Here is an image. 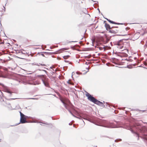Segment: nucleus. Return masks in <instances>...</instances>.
Listing matches in <instances>:
<instances>
[{
    "instance_id": "33",
    "label": "nucleus",
    "mask_w": 147,
    "mask_h": 147,
    "mask_svg": "<svg viewBox=\"0 0 147 147\" xmlns=\"http://www.w3.org/2000/svg\"><path fill=\"white\" fill-rule=\"evenodd\" d=\"M76 46H78L79 47V46H78V45H74V49H75L76 47Z\"/></svg>"
},
{
    "instance_id": "22",
    "label": "nucleus",
    "mask_w": 147,
    "mask_h": 147,
    "mask_svg": "<svg viewBox=\"0 0 147 147\" xmlns=\"http://www.w3.org/2000/svg\"><path fill=\"white\" fill-rule=\"evenodd\" d=\"M39 64L42 66H44L46 65L45 64H42V63H39Z\"/></svg>"
},
{
    "instance_id": "30",
    "label": "nucleus",
    "mask_w": 147,
    "mask_h": 147,
    "mask_svg": "<svg viewBox=\"0 0 147 147\" xmlns=\"http://www.w3.org/2000/svg\"><path fill=\"white\" fill-rule=\"evenodd\" d=\"M76 73L78 74H81V73L78 72H76Z\"/></svg>"
},
{
    "instance_id": "7",
    "label": "nucleus",
    "mask_w": 147,
    "mask_h": 147,
    "mask_svg": "<svg viewBox=\"0 0 147 147\" xmlns=\"http://www.w3.org/2000/svg\"><path fill=\"white\" fill-rule=\"evenodd\" d=\"M67 83L70 85H72L73 84V81L71 79H69L67 81Z\"/></svg>"
},
{
    "instance_id": "15",
    "label": "nucleus",
    "mask_w": 147,
    "mask_h": 147,
    "mask_svg": "<svg viewBox=\"0 0 147 147\" xmlns=\"http://www.w3.org/2000/svg\"><path fill=\"white\" fill-rule=\"evenodd\" d=\"M142 137L144 139H145L147 140V135H143L142 136Z\"/></svg>"
},
{
    "instance_id": "25",
    "label": "nucleus",
    "mask_w": 147,
    "mask_h": 147,
    "mask_svg": "<svg viewBox=\"0 0 147 147\" xmlns=\"http://www.w3.org/2000/svg\"><path fill=\"white\" fill-rule=\"evenodd\" d=\"M0 85L1 86H2L3 87L4 86V85L2 83H0Z\"/></svg>"
},
{
    "instance_id": "28",
    "label": "nucleus",
    "mask_w": 147,
    "mask_h": 147,
    "mask_svg": "<svg viewBox=\"0 0 147 147\" xmlns=\"http://www.w3.org/2000/svg\"><path fill=\"white\" fill-rule=\"evenodd\" d=\"M29 99H33V100H35V99H37V98H29Z\"/></svg>"
},
{
    "instance_id": "49",
    "label": "nucleus",
    "mask_w": 147,
    "mask_h": 147,
    "mask_svg": "<svg viewBox=\"0 0 147 147\" xmlns=\"http://www.w3.org/2000/svg\"><path fill=\"white\" fill-rule=\"evenodd\" d=\"M32 74V73H30V74Z\"/></svg>"
},
{
    "instance_id": "51",
    "label": "nucleus",
    "mask_w": 147,
    "mask_h": 147,
    "mask_svg": "<svg viewBox=\"0 0 147 147\" xmlns=\"http://www.w3.org/2000/svg\"><path fill=\"white\" fill-rule=\"evenodd\" d=\"M76 42V41H74V42Z\"/></svg>"
},
{
    "instance_id": "27",
    "label": "nucleus",
    "mask_w": 147,
    "mask_h": 147,
    "mask_svg": "<svg viewBox=\"0 0 147 147\" xmlns=\"http://www.w3.org/2000/svg\"><path fill=\"white\" fill-rule=\"evenodd\" d=\"M126 30H129V29H130V28H129V27H127L126 28Z\"/></svg>"
},
{
    "instance_id": "52",
    "label": "nucleus",
    "mask_w": 147,
    "mask_h": 147,
    "mask_svg": "<svg viewBox=\"0 0 147 147\" xmlns=\"http://www.w3.org/2000/svg\"><path fill=\"white\" fill-rule=\"evenodd\" d=\"M20 53V52H19L18 53Z\"/></svg>"
},
{
    "instance_id": "44",
    "label": "nucleus",
    "mask_w": 147,
    "mask_h": 147,
    "mask_svg": "<svg viewBox=\"0 0 147 147\" xmlns=\"http://www.w3.org/2000/svg\"><path fill=\"white\" fill-rule=\"evenodd\" d=\"M1 42H2V41H0V43H1Z\"/></svg>"
},
{
    "instance_id": "36",
    "label": "nucleus",
    "mask_w": 147,
    "mask_h": 147,
    "mask_svg": "<svg viewBox=\"0 0 147 147\" xmlns=\"http://www.w3.org/2000/svg\"><path fill=\"white\" fill-rule=\"evenodd\" d=\"M64 61L65 62H68V61H66V60H65Z\"/></svg>"
},
{
    "instance_id": "41",
    "label": "nucleus",
    "mask_w": 147,
    "mask_h": 147,
    "mask_svg": "<svg viewBox=\"0 0 147 147\" xmlns=\"http://www.w3.org/2000/svg\"><path fill=\"white\" fill-rule=\"evenodd\" d=\"M46 50H47V51H50L48 49H46Z\"/></svg>"
},
{
    "instance_id": "31",
    "label": "nucleus",
    "mask_w": 147,
    "mask_h": 147,
    "mask_svg": "<svg viewBox=\"0 0 147 147\" xmlns=\"http://www.w3.org/2000/svg\"><path fill=\"white\" fill-rule=\"evenodd\" d=\"M3 33H4V35L3 36H6V37H7V36H6L5 34L4 31H3Z\"/></svg>"
},
{
    "instance_id": "2",
    "label": "nucleus",
    "mask_w": 147,
    "mask_h": 147,
    "mask_svg": "<svg viewBox=\"0 0 147 147\" xmlns=\"http://www.w3.org/2000/svg\"><path fill=\"white\" fill-rule=\"evenodd\" d=\"M37 76L39 78H40L42 81L44 85L46 87L50 88V86L49 83L48 82V78H47L46 76L43 75H38Z\"/></svg>"
},
{
    "instance_id": "37",
    "label": "nucleus",
    "mask_w": 147,
    "mask_h": 147,
    "mask_svg": "<svg viewBox=\"0 0 147 147\" xmlns=\"http://www.w3.org/2000/svg\"><path fill=\"white\" fill-rule=\"evenodd\" d=\"M118 140H115V142H118Z\"/></svg>"
},
{
    "instance_id": "26",
    "label": "nucleus",
    "mask_w": 147,
    "mask_h": 147,
    "mask_svg": "<svg viewBox=\"0 0 147 147\" xmlns=\"http://www.w3.org/2000/svg\"><path fill=\"white\" fill-rule=\"evenodd\" d=\"M17 58H19V59H24V58H21V57H18V56H16V57Z\"/></svg>"
},
{
    "instance_id": "32",
    "label": "nucleus",
    "mask_w": 147,
    "mask_h": 147,
    "mask_svg": "<svg viewBox=\"0 0 147 147\" xmlns=\"http://www.w3.org/2000/svg\"><path fill=\"white\" fill-rule=\"evenodd\" d=\"M44 123L47 124V125H49V123Z\"/></svg>"
},
{
    "instance_id": "12",
    "label": "nucleus",
    "mask_w": 147,
    "mask_h": 147,
    "mask_svg": "<svg viewBox=\"0 0 147 147\" xmlns=\"http://www.w3.org/2000/svg\"><path fill=\"white\" fill-rule=\"evenodd\" d=\"M19 112L20 115V118L24 117L25 115L23 113H22L21 111H20Z\"/></svg>"
},
{
    "instance_id": "9",
    "label": "nucleus",
    "mask_w": 147,
    "mask_h": 147,
    "mask_svg": "<svg viewBox=\"0 0 147 147\" xmlns=\"http://www.w3.org/2000/svg\"><path fill=\"white\" fill-rule=\"evenodd\" d=\"M105 26L107 30H108L111 29L110 26L109 24H105Z\"/></svg>"
},
{
    "instance_id": "8",
    "label": "nucleus",
    "mask_w": 147,
    "mask_h": 147,
    "mask_svg": "<svg viewBox=\"0 0 147 147\" xmlns=\"http://www.w3.org/2000/svg\"><path fill=\"white\" fill-rule=\"evenodd\" d=\"M116 28H113V29H111V31L114 33H115L117 32L118 31L116 30Z\"/></svg>"
},
{
    "instance_id": "46",
    "label": "nucleus",
    "mask_w": 147,
    "mask_h": 147,
    "mask_svg": "<svg viewBox=\"0 0 147 147\" xmlns=\"http://www.w3.org/2000/svg\"><path fill=\"white\" fill-rule=\"evenodd\" d=\"M3 7H4V8L5 9V8L4 7V6H3Z\"/></svg>"
},
{
    "instance_id": "4",
    "label": "nucleus",
    "mask_w": 147,
    "mask_h": 147,
    "mask_svg": "<svg viewBox=\"0 0 147 147\" xmlns=\"http://www.w3.org/2000/svg\"><path fill=\"white\" fill-rule=\"evenodd\" d=\"M27 123V121L25 119V118L23 117L22 118H20V122L19 123H18L16 124V125H18L20 123Z\"/></svg>"
},
{
    "instance_id": "16",
    "label": "nucleus",
    "mask_w": 147,
    "mask_h": 147,
    "mask_svg": "<svg viewBox=\"0 0 147 147\" xmlns=\"http://www.w3.org/2000/svg\"><path fill=\"white\" fill-rule=\"evenodd\" d=\"M38 70L39 71H44L45 73L47 74H48V72H47L45 70H43V69H38Z\"/></svg>"
},
{
    "instance_id": "43",
    "label": "nucleus",
    "mask_w": 147,
    "mask_h": 147,
    "mask_svg": "<svg viewBox=\"0 0 147 147\" xmlns=\"http://www.w3.org/2000/svg\"><path fill=\"white\" fill-rule=\"evenodd\" d=\"M52 67H50V69H52Z\"/></svg>"
},
{
    "instance_id": "47",
    "label": "nucleus",
    "mask_w": 147,
    "mask_h": 147,
    "mask_svg": "<svg viewBox=\"0 0 147 147\" xmlns=\"http://www.w3.org/2000/svg\"><path fill=\"white\" fill-rule=\"evenodd\" d=\"M50 49H52V48H51V47H50Z\"/></svg>"
},
{
    "instance_id": "10",
    "label": "nucleus",
    "mask_w": 147,
    "mask_h": 147,
    "mask_svg": "<svg viewBox=\"0 0 147 147\" xmlns=\"http://www.w3.org/2000/svg\"><path fill=\"white\" fill-rule=\"evenodd\" d=\"M5 91L7 92L9 94H10V96L11 95L12 92H11L10 90L9 89H8V88H6L5 89Z\"/></svg>"
},
{
    "instance_id": "21",
    "label": "nucleus",
    "mask_w": 147,
    "mask_h": 147,
    "mask_svg": "<svg viewBox=\"0 0 147 147\" xmlns=\"http://www.w3.org/2000/svg\"><path fill=\"white\" fill-rule=\"evenodd\" d=\"M32 65H38V63H32Z\"/></svg>"
},
{
    "instance_id": "45",
    "label": "nucleus",
    "mask_w": 147,
    "mask_h": 147,
    "mask_svg": "<svg viewBox=\"0 0 147 147\" xmlns=\"http://www.w3.org/2000/svg\"><path fill=\"white\" fill-rule=\"evenodd\" d=\"M119 140V141H121V139H120Z\"/></svg>"
},
{
    "instance_id": "23",
    "label": "nucleus",
    "mask_w": 147,
    "mask_h": 147,
    "mask_svg": "<svg viewBox=\"0 0 147 147\" xmlns=\"http://www.w3.org/2000/svg\"><path fill=\"white\" fill-rule=\"evenodd\" d=\"M126 52L125 53H128V50L127 49H126L124 50Z\"/></svg>"
},
{
    "instance_id": "17",
    "label": "nucleus",
    "mask_w": 147,
    "mask_h": 147,
    "mask_svg": "<svg viewBox=\"0 0 147 147\" xmlns=\"http://www.w3.org/2000/svg\"><path fill=\"white\" fill-rule=\"evenodd\" d=\"M24 118H25V119H26L27 118H31V119H33V118L32 117H28V116H26V115H25V116H24Z\"/></svg>"
},
{
    "instance_id": "50",
    "label": "nucleus",
    "mask_w": 147,
    "mask_h": 147,
    "mask_svg": "<svg viewBox=\"0 0 147 147\" xmlns=\"http://www.w3.org/2000/svg\"><path fill=\"white\" fill-rule=\"evenodd\" d=\"M2 31V30H1V31Z\"/></svg>"
},
{
    "instance_id": "18",
    "label": "nucleus",
    "mask_w": 147,
    "mask_h": 147,
    "mask_svg": "<svg viewBox=\"0 0 147 147\" xmlns=\"http://www.w3.org/2000/svg\"><path fill=\"white\" fill-rule=\"evenodd\" d=\"M69 57V55H66V56H64L63 57V58L65 59H66L67 58V57Z\"/></svg>"
},
{
    "instance_id": "35",
    "label": "nucleus",
    "mask_w": 147,
    "mask_h": 147,
    "mask_svg": "<svg viewBox=\"0 0 147 147\" xmlns=\"http://www.w3.org/2000/svg\"><path fill=\"white\" fill-rule=\"evenodd\" d=\"M71 49H73V50H74V48L72 46H71Z\"/></svg>"
},
{
    "instance_id": "54",
    "label": "nucleus",
    "mask_w": 147,
    "mask_h": 147,
    "mask_svg": "<svg viewBox=\"0 0 147 147\" xmlns=\"http://www.w3.org/2000/svg\"><path fill=\"white\" fill-rule=\"evenodd\" d=\"M0 60H2V59H0Z\"/></svg>"
},
{
    "instance_id": "3",
    "label": "nucleus",
    "mask_w": 147,
    "mask_h": 147,
    "mask_svg": "<svg viewBox=\"0 0 147 147\" xmlns=\"http://www.w3.org/2000/svg\"><path fill=\"white\" fill-rule=\"evenodd\" d=\"M61 102L63 103L65 108L67 109L70 113L74 116V108L73 107H71L70 106H67L66 104L63 100H61Z\"/></svg>"
},
{
    "instance_id": "34",
    "label": "nucleus",
    "mask_w": 147,
    "mask_h": 147,
    "mask_svg": "<svg viewBox=\"0 0 147 147\" xmlns=\"http://www.w3.org/2000/svg\"><path fill=\"white\" fill-rule=\"evenodd\" d=\"M17 98H11L10 100H14L17 99Z\"/></svg>"
},
{
    "instance_id": "5",
    "label": "nucleus",
    "mask_w": 147,
    "mask_h": 147,
    "mask_svg": "<svg viewBox=\"0 0 147 147\" xmlns=\"http://www.w3.org/2000/svg\"><path fill=\"white\" fill-rule=\"evenodd\" d=\"M67 48H63L62 49H59L58 50V53H60L61 52H63V51L67 50Z\"/></svg>"
},
{
    "instance_id": "19",
    "label": "nucleus",
    "mask_w": 147,
    "mask_h": 147,
    "mask_svg": "<svg viewBox=\"0 0 147 147\" xmlns=\"http://www.w3.org/2000/svg\"><path fill=\"white\" fill-rule=\"evenodd\" d=\"M67 67H66V66L63 67V69L65 71L66 70V69H67Z\"/></svg>"
},
{
    "instance_id": "6",
    "label": "nucleus",
    "mask_w": 147,
    "mask_h": 147,
    "mask_svg": "<svg viewBox=\"0 0 147 147\" xmlns=\"http://www.w3.org/2000/svg\"><path fill=\"white\" fill-rule=\"evenodd\" d=\"M42 53H43L44 54L46 55H51L53 54H55V52H42Z\"/></svg>"
},
{
    "instance_id": "14",
    "label": "nucleus",
    "mask_w": 147,
    "mask_h": 147,
    "mask_svg": "<svg viewBox=\"0 0 147 147\" xmlns=\"http://www.w3.org/2000/svg\"><path fill=\"white\" fill-rule=\"evenodd\" d=\"M69 91L70 92H74V88H73L69 87Z\"/></svg>"
},
{
    "instance_id": "38",
    "label": "nucleus",
    "mask_w": 147,
    "mask_h": 147,
    "mask_svg": "<svg viewBox=\"0 0 147 147\" xmlns=\"http://www.w3.org/2000/svg\"><path fill=\"white\" fill-rule=\"evenodd\" d=\"M21 53H22V54H24V53H23V52H22V51H21Z\"/></svg>"
},
{
    "instance_id": "1",
    "label": "nucleus",
    "mask_w": 147,
    "mask_h": 147,
    "mask_svg": "<svg viewBox=\"0 0 147 147\" xmlns=\"http://www.w3.org/2000/svg\"><path fill=\"white\" fill-rule=\"evenodd\" d=\"M85 95L87 98L88 100L98 105H100L102 104V102L95 99L88 93L86 92Z\"/></svg>"
},
{
    "instance_id": "11",
    "label": "nucleus",
    "mask_w": 147,
    "mask_h": 147,
    "mask_svg": "<svg viewBox=\"0 0 147 147\" xmlns=\"http://www.w3.org/2000/svg\"><path fill=\"white\" fill-rule=\"evenodd\" d=\"M108 21L109 22H110L111 23L113 24H119V23H116L115 22H113L112 21H111V20H108Z\"/></svg>"
},
{
    "instance_id": "24",
    "label": "nucleus",
    "mask_w": 147,
    "mask_h": 147,
    "mask_svg": "<svg viewBox=\"0 0 147 147\" xmlns=\"http://www.w3.org/2000/svg\"><path fill=\"white\" fill-rule=\"evenodd\" d=\"M73 73H74V71L72 73V76H71V77L74 80V78L73 77Z\"/></svg>"
},
{
    "instance_id": "20",
    "label": "nucleus",
    "mask_w": 147,
    "mask_h": 147,
    "mask_svg": "<svg viewBox=\"0 0 147 147\" xmlns=\"http://www.w3.org/2000/svg\"><path fill=\"white\" fill-rule=\"evenodd\" d=\"M73 123V121H71V122L70 123H69V125H72Z\"/></svg>"
},
{
    "instance_id": "39",
    "label": "nucleus",
    "mask_w": 147,
    "mask_h": 147,
    "mask_svg": "<svg viewBox=\"0 0 147 147\" xmlns=\"http://www.w3.org/2000/svg\"><path fill=\"white\" fill-rule=\"evenodd\" d=\"M44 69H48V68H45V67H44Z\"/></svg>"
},
{
    "instance_id": "48",
    "label": "nucleus",
    "mask_w": 147,
    "mask_h": 147,
    "mask_svg": "<svg viewBox=\"0 0 147 147\" xmlns=\"http://www.w3.org/2000/svg\"><path fill=\"white\" fill-rule=\"evenodd\" d=\"M1 26H2L1 23Z\"/></svg>"
},
{
    "instance_id": "13",
    "label": "nucleus",
    "mask_w": 147,
    "mask_h": 147,
    "mask_svg": "<svg viewBox=\"0 0 147 147\" xmlns=\"http://www.w3.org/2000/svg\"><path fill=\"white\" fill-rule=\"evenodd\" d=\"M44 54V53H42V52H38L37 53V55H41L43 57H45V56Z\"/></svg>"
},
{
    "instance_id": "40",
    "label": "nucleus",
    "mask_w": 147,
    "mask_h": 147,
    "mask_svg": "<svg viewBox=\"0 0 147 147\" xmlns=\"http://www.w3.org/2000/svg\"><path fill=\"white\" fill-rule=\"evenodd\" d=\"M2 40L0 38V41H2Z\"/></svg>"
},
{
    "instance_id": "42",
    "label": "nucleus",
    "mask_w": 147,
    "mask_h": 147,
    "mask_svg": "<svg viewBox=\"0 0 147 147\" xmlns=\"http://www.w3.org/2000/svg\"><path fill=\"white\" fill-rule=\"evenodd\" d=\"M40 84V83H37V84Z\"/></svg>"
},
{
    "instance_id": "53",
    "label": "nucleus",
    "mask_w": 147,
    "mask_h": 147,
    "mask_svg": "<svg viewBox=\"0 0 147 147\" xmlns=\"http://www.w3.org/2000/svg\"><path fill=\"white\" fill-rule=\"evenodd\" d=\"M9 104V105H10V103H9V104Z\"/></svg>"
},
{
    "instance_id": "29",
    "label": "nucleus",
    "mask_w": 147,
    "mask_h": 147,
    "mask_svg": "<svg viewBox=\"0 0 147 147\" xmlns=\"http://www.w3.org/2000/svg\"><path fill=\"white\" fill-rule=\"evenodd\" d=\"M4 41H3V42H2L1 43H0V45L3 44H4Z\"/></svg>"
}]
</instances>
